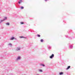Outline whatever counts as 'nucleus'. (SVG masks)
<instances>
[{
    "label": "nucleus",
    "instance_id": "f257e3e1",
    "mask_svg": "<svg viewBox=\"0 0 75 75\" xmlns=\"http://www.w3.org/2000/svg\"><path fill=\"white\" fill-rule=\"evenodd\" d=\"M54 57V54H52L50 57V58L52 59V58H53V57Z\"/></svg>",
    "mask_w": 75,
    "mask_h": 75
},
{
    "label": "nucleus",
    "instance_id": "f03ea898",
    "mask_svg": "<svg viewBox=\"0 0 75 75\" xmlns=\"http://www.w3.org/2000/svg\"><path fill=\"white\" fill-rule=\"evenodd\" d=\"M14 37H13L12 38H11L10 40H14Z\"/></svg>",
    "mask_w": 75,
    "mask_h": 75
},
{
    "label": "nucleus",
    "instance_id": "7ed1b4c3",
    "mask_svg": "<svg viewBox=\"0 0 75 75\" xmlns=\"http://www.w3.org/2000/svg\"><path fill=\"white\" fill-rule=\"evenodd\" d=\"M71 67V66H69L66 69H69V68H70Z\"/></svg>",
    "mask_w": 75,
    "mask_h": 75
},
{
    "label": "nucleus",
    "instance_id": "20e7f679",
    "mask_svg": "<svg viewBox=\"0 0 75 75\" xmlns=\"http://www.w3.org/2000/svg\"><path fill=\"white\" fill-rule=\"evenodd\" d=\"M20 49L19 48H17L16 49V51H18V50H20Z\"/></svg>",
    "mask_w": 75,
    "mask_h": 75
},
{
    "label": "nucleus",
    "instance_id": "39448f33",
    "mask_svg": "<svg viewBox=\"0 0 75 75\" xmlns=\"http://www.w3.org/2000/svg\"><path fill=\"white\" fill-rule=\"evenodd\" d=\"M63 74V72H61L60 73H59V75H61L62 74Z\"/></svg>",
    "mask_w": 75,
    "mask_h": 75
},
{
    "label": "nucleus",
    "instance_id": "423d86ee",
    "mask_svg": "<svg viewBox=\"0 0 75 75\" xmlns=\"http://www.w3.org/2000/svg\"><path fill=\"white\" fill-rule=\"evenodd\" d=\"M6 25H10V24H9V23H7L6 24Z\"/></svg>",
    "mask_w": 75,
    "mask_h": 75
},
{
    "label": "nucleus",
    "instance_id": "0eeeda50",
    "mask_svg": "<svg viewBox=\"0 0 75 75\" xmlns=\"http://www.w3.org/2000/svg\"><path fill=\"white\" fill-rule=\"evenodd\" d=\"M20 59V57H18L17 59Z\"/></svg>",
    "mask_w": 75,
    "mask_h": 75
},
{
    "label": "nucleus",
    "instance_id": "6e6552de",
    "mask_svg": "<svg viewBox=\"0 0 75 75\" xmlns=\"http://www.w3.org/2000/svg\"><path fill=\"white\" fill-rule=\"evenodd\" d=\"M43 41H44V40H43V39H41V40H40V41H41V42H43Z\"/></svg>",
    "mask_w": 75,
    "mask_h": 75
},
{
    "label": "nucleus",
    "instance_id": "1a4fd4ad",
    "mask_svg": "<svg viewBox=\"0 0 75 75\" xmlns=\"http://www.w3.org/2000/svg\"><path fill=\"white\" fill-rule=\"evenodd\" d=\"M38 37H41V35H38Z\"/></svg>",
    "mask_w": 75,
    "mask_h": 75
},
{
    "label": "nucleus",
    "instance_id": "9d476101",
    "mask_svg": "<svg viewBox=\"0 0 75 75\" xmlns=\"http://www.w3.org/2000/svg\"><path fill=\"white\" fill-rule=\"evenodd\" d=\"M21 9H23V8H24V7L23 6H21Z\"/></svg>",
    "mask_w": 75,
    "mask_h": 75
},
{
    "label": "nucleus",
    "instance_id": "9b49d317",
    "mask_svg": "<svg viewBox=\"0 0 75 75\" xmlns=\"http://www.w3.org/2000/svg\"><path fill=\"white\" fill-rule=\"evenodd\" d=\"M20 38H24V37H23V36H20Z\"/></svg>",
    "mask_w": 75,
    "mask_h": 75
},
{
    "label": "nucleus",
    "instance_id": "f8f14e48",
    "mask_svg": "<svg viewBox=\"0 0 75 75\" xmlns=\"http://www.w3.org/2000/svg\"><path fill=\"white\" fill-rule=\"evenodd\" d=\"M41 65H42V66H43V67H45V65H44V64H41Z\"/></svg>",
    "mask_w": 75,
    "mask_h": 75
},
{
    "label": "nucleus",
    "instance_id": "ddd939ff",
    "mask_svg": "<svg viewBox=\"0 0 75 75\" xmlns=\"http://www.w3.org/2000/svg\"><path fill=\"white\" fill-rule=\"evenodd\" d=\"M20 23L21 24H24V23H23V22H21Z\"/></svg>",
    "mask_w": 75,
    "mask_h": 75
},
{
    "label": "nucleus",
    "instance_id": "4468645a",
    "mask_svg": "<svg viewBox=\"0 0 75 75\" xmlns=\"http://www.w3.org/2000/svg\"><path fill=\"white\" fill-rule=\"evenodd\" d=\"M19 1L20 2V3H21L22 2V0H20Z\"/></svg>",
    "mask_w": 75,
    "mask_h": 75
},
{
    "label": "nucleus",
    "instance_id": "2eb2a0df",
    "mask_svg": "<svg viewBox=\"0 0 75 75\" xmlns=\"http://www.w3.org/2000/svg\"><path fill=\"white\" fill-rule=\"evenodd\" d=\"M39 71H40V72H42V70H40Z\"/></svg>",
    "mask_w": 75,
    "mask_h": 75
},
{
    "label": "nucleus",
    "instance_id": "dca6fc26",
    "mask_svg": "<svg viewBox=\"0 0 75 75\" xmlns=\"http://www.w3.org/2000/svg\"><path fill=\"white\" fill-rule=\"evenodd\" d=\"M6 19H7V18L6 17L5 18V20Z\"/></svg>",
    "mask_w": 75,
    "mask_h": 75
},
{
    "label": "nucleus",
    "instance_id": "f3484780",
    "mask_svg": "<svg viewBox=\"0 0 75 75\" xmlns=\"http://www.w3.org/2000/svg\"><path fill=\"white\" fill-rule=\"evenodd\" d=\"M18 3H19V4H20V3H21V2H20V1H19L18 2Z\"/></svg>",
    "mask_w": 75,
    "mask_h": 75
},
{
    "label": "nucleus",
    "instance_id": "a211bd4d",
    "mask_svg": "<svg viewBox=\"0 0 75 75\" xmlns=\"http://www.w3.org/2000/svg\"><path fill=\"white\" fill-rule=\"evenodd\" d=\"M4 20H1V21H4Z\"/></svg>",
    "mask_w": 75,
    "mask_h": 75
},
{
    "label": "nucleus",
    "instance_id": "6ab92c4d",
    "mask_svg": "<svg viewBox=\"0 0 75 75\" xmlns=\"http://www.w3.org/2000/svg\"><path fill=\"white\" fill-rule=\"evenodd\" d=\"M45 1H47V0H45Z\"/></svg>",
    "mask_w": 75,
    "mask_h": 75
}]
</instances>
